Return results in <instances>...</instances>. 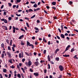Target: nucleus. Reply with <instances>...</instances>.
I'll list each match as a JSON object with an SVG mask.
<instances>
[{"label": "nucleus", "instance_id": "ddd939ff", "mask_svg": "<svg viewBox=\"0 0 78 78\" xmlns=\"http://www.w3.org/2000/svg\"><path fill=\"white\" fill-rule=\"evenodd\" d=\"M58 51H59V49H57L55 50V52L56 54V53H57V52H58Z\"/></svg>", "mask_w": 78, "mask_h": 78}, {"label": "nucleus", "instance_id": "bf43d9fd", "mask_svg": "<svg viewBox=\"0 0 78 78\" xmlns=\"http://www.w3.org/2000/svg\"><path fill=\"white\" fill-rule=\"evenodd\" d=\"M9 77L8 78H10V77H11V74H9Z\"/></svg>", "mask_w": 78, "mask_h": 78}, {"label": "nucleus", "instance_id": "603ef678", "mask_svg": "<svg viewBox=\"0 0 78 78\" xmlns=\"http://www.w3.org/2000/svg\"><path fill=\"white\" fill-rule=\"evenodd\" d=\"M44 72L45 73H47V69L44 70Z\"/></svg>", "mask_w": 78, "mask_h": 78}, {"label": "nucleus", "instance_id": "39448f33", "mask_svg": "<svg viewBox=\"0 0 78 78\" xmlns=\"http://www.w3.org/2000/svg\"><path fill=\"white\" fill-rule=\"evenodd\" d=\"M2 28H4V27H5L4 28V29H5V30H8V28H7V27L6 26H2Z\"/></svg>", "mask_w": 78, "mask_h": 78}, {"label": "nucleus", "instance_id": "37998d69", "mask_svg": "<svg viewBox=\"0 0 78 78\" xmlns=\"http://www.w3.org/2000/svg\"><path fill=\"white\" fill-rule=\"evenodd\" d=\"M69 50V48H68V47H67L66 48L65 51H67V50Z\"/></svg>", "mask_w": 78, "mask_h": 78}, {"label": "nucleus", "instance_id": "0e129e2a", "mask_svg": "<svg viewBox=\"0 0 78 78\" xmlns=\"http://www.w3.org/2000/svg\"><path fill=\"white\" fill-rule=\"evenodd\" d=\"M2 58H3V57H4V54H2Z\"/></svg>", "mask_w": 78, "mask_h": 78}, {"label": "nucleus", "instance_id": "72a5a7b5", "mask_svg": "<svg viewBox=\"0 0 78 78\" xmlns=\"http://www.w3.org/2000/svg\"><path fill=\"white\" fill-rule=\"evenodd\" d=\"M63 25H61V28H62V31H63Z\"/></svg>", "mask_w": 78, "mask_h": 78}, {"label": "nucleus", "instance_id": "412c9836", "mask_svg": "<svg viewBox=\"0 0 78 78\" xmlns=\"http://www.w3.org/2000/svg\"><path fill=\"white\" fill-rule=\"evenodd\" d=\"M77 55H76L74 57V58H76V59H78V57H77Z\"/></svg>", "mask_w": 78, "mask_h": 78}, {"label": "nucleus", "instance_id": "c756f323", "mask_svg": "<svg viewBox=\"0 0 78 78\" xmlns=\"http://www.w3.org/2000/svg\"><path fill=\"white\" fill-rule=\"evenodd\" d=\"M34 29H35L36 30H39V29H38V28L36 27H35Z\"/></svg>", "mask_w": 78, "mask_h": 78}, {"label": "nucleus", "instance_id": "052dcab7", "mask_svg": "<svg viewBox=\"0 0 78 78\" xmlns=\"http://www.w3.org/2000/svg\"><path fill=\"white\" fill-rule=\"evenodd\" d=\"M39 10H41L40 8H37V11H39Z\"/></svg>", "mask_w": 78, "mask_h": 78}, {"label": "nucleus", "instance_id": "393cba45", "mask_svg": "<svg viewBox=\"0 0 78 78\" xmlns=\"http://www.w3.org/2000/svg\"><path fill=\"white\" fill-rule=\"evenodd\" d=\"M6 41L7 43H8V44H9V41L8 40L6 39Z\"/></svg>", "mask_w": 78, "mask_h": 78}, {"label": "nucleus", "instance_id": "e433bc0d", "mask_svg": "<svg viewBox=\"0 0 78 78\" xmlns=\"http://www.w3.org/2000/svg\"><path fill=\"white\" fill-rule=\"evenodd\" d=\"M56 37H57V39H60V37H59V36L57 35Z\"/></svg>", "mask_w": 78, "mask_h": 78}, {"label": "nucleus", "instance_id": "5701e85b", "mask_svg": "<svg viewBox=\"0 0 78 78\" xmlns=\"http://www.w3.org/2000/svg\"><path fill=\"white\" fill-rule=\"evenodd\" d=\"M17 76L18 77V78H21V76H20V74H17Z\"/></svg>", "mask_w": 78, "mask_h": 78}, {"label": "nucleus", "instance_id": "4c0bfd02", "mask_svg": "<svg viewBox=\"0 0 78 78\" xmlns=\"http://www.w3.org/2000/svg\"><path fill=\"white\" fill-rule=\"evenodd\" d=\"M12 48L13 51H15V50H14V47H12Z\"/></svg>", "mask_w": 78, "mask_h": 78}, {"label": "nucleus", "instance_id": "6ab92c4d", "mask_svg": "<svg viewBox=\"0 0 78 78\" xmlns=\"http://www.w3.org/2000/svg\"><path fill=\"white\" fill-rule=\"evenodd\" d=\"M37 5L36 4L34 5V8H37Z\"/></svg>", "mask_w": 78, "mask_h": 78}, {"label": "nucleus", "instance_id": "20e7f679", "mask_svg": "<svg viewBox=\"0 0 78 78\" xmlns=\"http://www.w3.org/2000/svg\"><path fill=\"white\" fill-rule=\"evenodd\" d=\"M32 44H31L30 43H29V42L27 41V46H30V47H31V45Z\"/></svg>", "mask_w": 78, "mask_h": 78}, {"label": "nucleus", "instance_id": "49530a36", "mask_svg": "<svg viewBox=\"0 0 78 78\" xmlns=\"http://www.w3.org/2000/svg\"><path fill=\"white\" fill-rule=\"evenodd\" d=\"M20 1H21V0H17V2L19 3V2H20Z\"/></svg>", "mask_w": 78, "mask_h": 78}, {"label": "nucleus", "instance_id": "9b49d317", "mask_svg": "<svg viewBox=\"0 0 78 78\" xmlns=\"http://www.w3.org/2000/svg\"><path fill=\"white\" fill-rule=\"evenodd\" d=\"M31 62L30 61H29L28 62V66H31Z\"/></svg>", "mask_w": 78, "mask_h": 78}, {"label": "nucleus", "instance_id": "a18cd8bd", "mask_svg": "<svg viewBox=\"0 0 78 78\" xmlns=\"http://www.w3.org/2000/svg\"><path fill=\"white\" fill-rule=\"evenodd\" d=\"M30 3H32V4H34V3H35V2L31 1L30 2Z\"/></svg>", "mask_w": 78, "mask_h": 78}, {"label": "nucleus", "instance_id": "e2e57ef3", "mask_svg": "<svg viewBox=\"0 0 78 78\" xmlns=\"http://www.w3.org/2000/svg\"><path fill=\"white\" fill-rule=\"evenodd\" d=\"M25 60V58H23L22 59V62H24V61Z\"/></svg>", "mask_w": 78, "mask_h": 78}, {"label": "nucleus", "instance_id": "5fc2aeb1", "mask_svg": "<svg viewBox=\"0 0 78 78\" xmlns=\"http://www.w3.org/2000/svg\"><path fill=\"white\" fill-rule=\"evenodd\" d=\"M37 23H40V20H37Z\"/></svg>", "mask_w": 78, "mask_h": 78}, {"label": "nucleus", "instance_id": "de8ad7c7", "mask_svg": "<svg viewBox=\"0 0 78 78\" xmlns=\"http://www.w3.org/2000/svg\"><path fill=\"white\" fill-rule=\"evenodd\" d=\"M25 54H26V55H27V56H29V54H28V53L25 52Z\"/></svg>", "mask_w": 78, "mask_h": 78}, {"label": "nucleus", "instance_id": "9d476101", "mask_svg": "<svg viewBox=\"0 0 78 78\" xmlns=\"http://www.w3.org/2000/svg\"><path fill=\"white\" fill-rule=\"evenodd\" d=\"M47 58L48 61H50V60H51V59H50V55H48Z\"/></svg>", "mask_w": 78, "mask_h": 78}, {"label": "nucleus", "instance_id": "f257e3e1", "mask_svg": "<svg viewBox=\"0 0 78 78\" xmlns=\"http://www.w3.org/2000/svg\"><path fill=\"white\" fill-rule=\"evenodd\" d=\"M59 68L60 71H63V66L61 65H60L59 66Z\"/></svg>", "mask_w": 78, "mask_h": 78}, {"label": "nucleus", "instance_id": "69168bd1", "mask_svg": "<svg viewBox=\"0 0 78 78\" xmlns=\"http://www.w3.org/2000/svg\"><path fill=\"white\" fill-rule=\"evenodd\" d=\"M46 8L47 9H50V7L49 6H46Z\"/></svg>", "mask_w": 78, "mask_h": 78}, {"label": "nucleus", "instance_id": "13d9d810", "mask_svg": "<svg viewBox=\"0 0 78 78\" xmlns=\"http://www.w3.org/2000/svg\"><path fill=\"white\" fill-rule=\"evenodd\" d=\"M4 14L5 15V16L6 15V12H4Z\"/></svg>", "mask_w": 78, "mask_h": 78}, {"label": "nucleus", "instance_id": "ea45409f", "mask_svg": "<svg viewBox=\"0 0 78 78\" xmlns=\"http://www.w3.org/2000/svg\"><path fill=\"white\" fill-rule=\"evenodd\" d=\"M30 71L31 72H33V70H32V69H30Z\"/></svg>", "mask_w": 78, "mask_h": 78}, {"label": "nucleus", "instance_id": "79ce46f5", "mask_svg": "<svg viewBox=\"0 0 78 78\" xmlns=\"http://www.w3.org/2000/svg\"><path fill=\"white\" fill-rule=\"evenodd\" d=\"M11 68H12V69H14L15 68V66H14L12 65V66H10Z\"/></svg>", "mask_w": 78, "mask_h": 78}, {"label": "nucleus", "instance_id": "a211bd4d", "mask_svg": "<svg viewBox=\"0 0 78 78\" xmlns=\"http://www.w3.org/2000/svg\"><path fill=\"white\" fill-rule=\"evenodd\" d=\"M35 16H36V15H34V16H33L31 17L30 19H33V18H34V17H35Z\"/></svg>", "mask_w": 78, "mask_h": 78}, {"label": "nucleus", "instance_id": "6e6d98bb", "mask_svg": "<svg viewBox=\"0 0 78 78\" xmlns=\"http://www.w3.org/2000/svg\"><path fill=\"white\" fill-rule=\"evenodd\" d=\"M17 67L19 69V70H20V67H19V65H17Z\"/></svg>", "mask_w": 78, "mask_h": 78}, {"label": "nucleus", "instance_id": "8fccbe9b", "mask_svg": "<svg viewBox=\"0 0 78 78\" xmlns=\"http://www.w3.org/2000/svg\"><path fill=\"white\" fill-rule=\"evenodd\" d=\"M46 51H46V50H44V52H43L44 53V54H45Z\"/></svg>", "mask_w": 78, "mask_h": 78}, {"label": "nucleus", "instance_id": "a19ab883", "mask_svg": "<svg viewBox=\"0 0 78 78\" xmlns=\"http://www.w3.org/2000/svg\"><path fill=\"white\" fill-rule=\"evenodd\" d=\"M22 10H19L18 11V12H22Z\"/></svg>", "mask_w": 78, "mask_h": 78}, {"label": "nucleus", "instance_id": "0eeeda50", "mask_svg": "<svg viewBox=\"0 0 78 78\" xmlns=\"http://www.w3.org/2000/svg\"><path fill=\"white\" fill-rule=\"evenodd\" d=\"M38 64H39V62H38V61H37L34 62L35 65V66H38Z\"/></svg>", "mask_w": 78, "mask_h": 78}, {"label": "nucleus", "instance_id": "864d4df0", "mask_svg": "<svg viewBox=\"0 0 78 78\" xmlns=\"http://www.w3.org/2000/svg\"><path fill=\"white\" fill-rule=\"evenodd\" d=\"M0 78H3V76L2 74H0Z\"/></svg>", "mask_w": 78, "mask_h": 78}, {"label": "nucleus", "instance_id": "dca6fc26", "mask_svg": "<svg viewBox=\"0 0 78 78\" xmlns=\"http://www.w3.org/2000/svg\"><path fill=\"white\" fill-rule=\"evenodd\" d=\"M4 23H8V21L6 19L4 20Z\"/></svg>", "mask_w": 78, "mask_h": 78}, {"label": "nucleus", "instance_id": "680f3d73", "mask_svg": "<svg viewBox=\"0 0 78 78\" xmlns=\"http://www.w3.org/2000/svg\"><path fill=\"white\" fill-rule=\"evenodd\" d=\"M16 5H14L13 6V8H16Z\"/></svg>", "mask_w": 78, "mask_h": 78}, {"label": "nucleus", "instance_id": "f3484780", "mask_svg": "<svg viewBox=\"0 0 78 78\" xmlns=\"http://www.w3.org/2000/svg\"><path fill=\"white\" fill-rule=\"evenodd\" d=\"M3 72L4 73H6V69H3Z\"/></svg>", "mask_w": 78, "mask_h": 78}, {"label": "nucleus", "instance_id": "a878e982", "mask_svg": "<svg viewBox=\"0 0 78 78\" xmlns=\"http://www.w3.org/2000/svg\"><path fill=\"white\" fill-rule=\"evenodd\" d=\"M19 58H22V54L21 53H20L19 54Z\"/></svg>", "mask_w": 78, "mask_h": 78}, {"label": "nucleus", "instance_id": "4468645a", "mask_svg": "<svg viewBox=\"0 0 78 78\" xmlns=\"http://www.w3.org/2000/svg\"><path fill=\"white\" fill-rule=\"evenodd\" d=\"M51 3L53 5H56V2H51Z\"/></svg>", "mask_w": 78, "mask_h": 78}, {"label": "nucleus", "instance_id": "bb28decb", "mask_svg": "<svg viewBox=\"0 0 78 78\" xmlns=\"http://www.w3.org/2000/svg\"><path fill=\"white\" fill-rule=\"evenodd\" d=\"M59 59V57H57L55 58V60H57V61H58Z\"/></svg>", "mask_w": 78, "mask_h": 78}, {"label": "nucleus", "instance_id": "f03ea898", "mask_svg": "<svg viewBox=\"0 0 78 78\" xmlns=\"http://www.w3.org/2000/svg\"><path fill=\"white\" fill-rule=\"evenodd\" d=\"M21 69L22 70H23V73H25V70H26V69H27V67L25 66L24 68V69H23V68H21Z\"/></svg>", "mask_w": 78, "mask_h": 78}, {"label": "nucleus", "instance_id": "b1692460", "mask_svg": "<svg viewBox=\"0 0 78 78\" xmlns=\"http://www.w3.org/2000/svg\"><path fill=\"white\" fill-rule=\"evenodd\" d=\"M43 41L44 42H47V41L45 39V38L44 37L43 39Z\"/></svg>", "mask_w": 78, "mask_h": 78}, {"label": "nucleus", "instance_id": "4be33fe9", "mask_svg": "<svg viewBox=\"0 0 78 78\" xmlns=\"http://www.w3.org/2000/svg\"><path fill=\"white\" fill-rule=\"evenodd\" d=\"M12 40H10V45L11 46L12 45Z\"/></svg>", "mask_w": 78, "mask_h": 78}, {"label": "nucleus", "instance_id": "1a4fd4ad", "mask_svg": "<svg viewBox=\"0 0 78 78\" xmlns=\"http://www.w3.org/2000/svg\"><path fill=\"white\" fill-rule=\"evenodd\" d=\"M63 56H64V57H69V56H70V55H67V54L63 55Z\"/></svg>", "mask_w": 78, "mask_h": 78}, {"label": "nucleus", "instance_id": "f8f14e48", "mask_svg": "<svg viewBox=\"0 0 78 78\" xmlns=\"http://www.w3.org/2000/svg\"><path fill=\"white\" fill-rule=\"evenodd\" d=\"M1 47L3 48H4L5 45L3 43H2L1 44Z\"/></svg>", "mask_w": 78, "mask_h": 78}, {"label": "nucleus", "instance_id": "7ed1b4c3", "mask_svg": "<svg viewBox=\"0 0 78 78\" xmlns=\"http://www.w3.org/2000/svg\"><path fill=\"white\" fill-rule=\"evenodd\" d=\"M34 75H35V76H38L39 75L38 73H34Z\"/></svg>", "mask_w": 78, "mask_h": 78}, {"label": "nucleus", "instance_id": "6e6552de", "mask_svg": "<svg viewBox=\"0 0 78 78\" xmlns=\"http://www.w3.org/2000/svg\"><path fill=\"white\" fill-rule=\"evenodd\" d=\"M61 36L62 38H63V39H64L65 38V36H64V35L63 34H61Z\"/></svg>", "mask_w": 78, "mask_h": 78}, {"label": "nucleus", "instance_id": "3c124183", "mask_svg": "<svg viewBox=\"0 0 78 78\" xmlns=\"http://www.w3.org/2000/svg\"><path fill=\"white\" fill-rule=\"evenodd\" d=\"M3 7H4V5H2L1 6V9H3Z\"/></svg>", "mask_w": 78, "mask_h": 78}, {"label": "nucleus", "instance_id": "c03bdc74", "mask_svg": "<svg viewBox=\"0 0 78 78\" xmlns=\"http://www.w3.org/2000/svg\"><path fill=\"white\" fill-rule=\"evenodd\" d=\"M8 49L9 50H11V48H10V46L8 47Z\"/></svg>", "mask_w": 78, "mask_h": 78}, {"label": "nucleus", "instance_id": "2eb2a0df", "mask_svg": "<svg viewBox=\"0 0 78 78\" xmlns=\"http://www.w3.org/2000/svg\"><path fill=\"white\" fill-rule=\"evenodd\" d=\"M23 36H24V35H23L21 36H20L19 37L20 39H22V37H23Z\"/></svg>", "mask_w": 78, "mask_h": 78}, {"label": "nucleus", "instance_id": "c85d7f7f", "mask_svg": "<svg viewBox=\"0 0 78 78\" xmlns=\"http://www.w3.org/2000/svg\"><path fill=\"white\" fill-rule=\"evenodd\" d=\"M29 12H31L32 11H33V9H30L29 10Z\"/></svg>", "mask_w": 78, "mask_h": 78}, {"label": "nucleus", "instance_id": "473e14b6", "mask_svg": "<svg viewBox=\"0 0 78 78\" xmlns=\"http://www.w3.org/2000/svg\"><path fill=\"white\" fill-rule=\"evenodd\" d=\"M16 16H18V17H20V16H21V14H19L18 15L17 14H16Z\"/></svg>", "mask_w": 78, "mask_h": 78}, {"label": "nucleus", "instance_id": "4d7b16f0", "mask_svg": "<svg viewBox=\"0 0 78 78\" xmlns=\"http://www.w3.org/2000/svg\"><path fill=\"white\" fill-rule=\"evenodd\" d=\"M58 30L60 33H61V29L59 28H58Z\"/></svg>", "mask_w": 78, "mask_h": 78}, {"label": "nucleus", "instance_id": "f704fd0d", "mask_svg": "<svg viewBox=\"0 0 78 78\" xmlns=\"http://www.w3.org/2000/svg\"><path fill=\"white\" fill-rule=\"evenodd\" d=\"M8 19L9 20H12V18H11V17H9Z\"/></svg>", "mask_w": 78, "mask_h": 78}, {"label": "nucleus", "instance_id": "09e8293b", "mask_svg": "<svg viewBox=\"0 0 78 78\" xmlns=\"http://www.w3.org/2000/svg\"><path fill=\"white\" fill-rule=\"evenodd\" d=\"M8 5H9V6H12V4L10 3H8Z\"/></svg>", "mask_w": 78, "mask_h": 78}, {"label": "nucleus", "instance_id": "cd10ccee", "mask_svg": "<svg viewBox=\"0 0 78 78\" xmlns=\"http://www.w3.org/2000/svg\"><path fill=\"white\" fill-rule=\"evenodd\" d=\"M21 30L22 31H24V32H25V30L23 29V28H21Z\"/></svg>", "mask_w": 78, "mask_h": 78}, {"label": "nucleus", "instance_id": "2f4dec72", "mask_svg": "<svg viewBox=\"0 0 78 78\" xmlns=\"http://www.w3.org/2000/svg\"><path fill=\"white\" fill-rule=\"evenodd\" d=\"M48 69H50V64H48Z\"/></svg>", "mask_w": 78, "mask_h": 78}, {"label": "nucleus", "instance_id": "aec40b11", "mask_svg": "<svg viewBox=\"0 0 78 78\" xmlns=\"http://www.w3.org/2000/svg\"><path fill=\"white\" fill-rule=\"evenodd\" d=\"M9 62H10V63H11V64H12V59H10L9 60Z\"/></svg>", "mask_w": 78, "mask_h": 78}, {"label": "nucleus", "instance_id": "c9c22d12", "mask_svg": "<svg viewBox=\"0 0 78 78\" xmlns=\"http://www.w3.org/2000/svg\"><path fill=\"white\" fill-rule=\"evenodd\" d=\"M26 24H27V27H30V26H29V25L28 24V23H26Z\"/></svg>", "mask_w": 78, "mask_h": 78}, {"label": "nucleus", "instance_id": "58836bf2", "mask_svg": "<svg viewBox=\"0 0 78 78\" xmlns=\"http://www.w3.org/2000/svg\"><path fill=\"white\" fill-rule=\"evenodd\" d=\"M21 45H25V44H24V43H23V42H22L21 43Z\"/></svg>", "mask_w": 78, "mask_h": 78}, {"label": "nucleus", "instance_id": "7c9ffc66", "mask_svg": "<svg viewBox=\"0 0 78 78\" xmlns=\"http://www.w3.org/2000/svg\"><path fill=\"white\" fill-rule=\"evenodd\" d=\"M73 51H75V49H74L73 48L71 49V52H73Z\"/></svg>", "mask_w": 78, "mask_h": 78}, {"label": "nucleus", "instance_id": "774afa93", "mask_svg": "<svg viewBox=\"0 0 78 78\" xmlns=\"http://www.w3.org/2000/svg\"><path fill=\"white\" fill-rule=\"evenodd\" d=\"M52 9H55V10L56 9L55 7H52Z\"/></svg>", "mask_w": 78, "mask_h": 78}, {"label": "nucleus", "instance_id": "338daca9", "mask_svg": "<svg viewBox=\"0 0 78 78\" xmlns=\"http://www.w3.org/2000/svg\"><path fill=\"white\" fill-rule=\"evenodd\" d=\"M64 28H65V29H67L68 28L66 26H65L64 27Z\"/></svg>", "mask_w": 78, "mask_h": 78}, {"label": "nucleus", "instance_id": "423d86ee", "mask_svg": "<svg viewBox=\"0 0 78 78\" xmlns=\"http://www.w3.org/2000/svg\"><path fill=\"white\" fill-rule=\"evenodd\" d=\"M7 54L9 55V57H10V58H11V53L9 52H7Z\"/></svg>", "mask_w": 78, "mask_h": 78}]
</instances>
